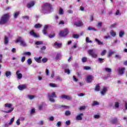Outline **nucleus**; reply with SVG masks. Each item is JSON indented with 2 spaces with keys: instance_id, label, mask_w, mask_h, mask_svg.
Listing matches in <instances>:
<instances>
[{
  "instance_id": "6",
  "label": "nucleus",
  "mask_w": 127,
  "mask_h": 127,
  "mask_svg": "<svg viewBox=\"0 0 127 127\" xmlns=\"http://www.w3.org/2000/svg\"><path fill=\"white\" fill-rule=\"evenodd\" d=\"M60 98L63 99V100H67V101H71L72 100V97L65 94L62 95Z\"/></svg>"
},
{
  "instance_id": "63",
  "label": "nucleus",
  "mask_w": 127,
  "mask_h": 127,
  "mask_svg": "<svg viewBox=\"0 0 127 127\" xmlns=\"http://www.w3.org/2000/svg\"><path fill=\"white\" fill-rule=\"evenodd\" d=\"M103 60H104V59L98 58V61H100V63H103Z\"/></svg>"
},
{
  "instance_id": "29",
  "label": "nucleus",
  "mask_w": 127,
  "mask_h": 127,
  "mask_svg": "<svg viewBox=\"0 0 127 127\" xmlns=\"http://www.w3.org/2000/svg\"><path fill=\"white\" fill-rule=\"evenodd\" d=\"M49 86H51L52 88H57V87H58V86H57V85H56V84L52 83L49 84Z\"/></svg>"
},
{
  "instance_id": "28",
  "label": "nucleus",
  "mask_w": 127,
  "mask_h": 127,
  "mask_svg": "<svg viewBox=\"0 0 127 127\" xmlns=\"http://www.w3.org/2000/svg\"><path fill=\"white\" fill-rule=\"evenodd\" d=\"M4 42L5 44H7V43H8V37H7L6 36H5Z\"/></svg>"
},
{
  "instance_id": "60",
  "label": "nucleus",
  "mask_w": 127,
  "mask_h": 127,
  "mask_svg": "<svg viewBox=\"0 0 127 127\" xmlns=\"http://www.w3.org/2000/svg\"><path fill=\"white\" fill-rule=\"evenodd\" d=\"M21 61L22 62V63H23V62L25 61V57H22Z\"/></svg>"
},
{
  "instance_id": "17",
  "label": "nucleus",
  "mask_w": 127,
  "mask_h": 127,
  "mask_svg": "<svg viewBox=\"0 0 127 127\" xmlns=\"http://www.w3.org/2000/svg\"><path fill=\"white\" fill-rule=\"evenodd\" d=\"M95 41H96V43H97L98 45H104V43L100 41L98 39L96 38L95 39Z\"/></svg>"
},
{
  "instance_id": "9",
  "label": "nucleus",
  "mask_w": 127,
  "mask_h": 127,
  "mask_svg": "<svg viewBox=\"0 0 127 127\" xmlns=\"http://www.w3.org/2000/svg\"><path fill=\"white\" fill-rule=\"evenodd\" d=\"M74 25L77 26V27H80V26H82L83 25V22L81 21H77L74 23Z\"/></svg>"
},
{
  "instance_id": "58",
  "label": "nucleus",
  "mask_w": 127,
  "mask_h": 127,
  "mask_svg": "<svg viewBox=\"0 0 127 127\" xmlns=\"http://www.w3.org/2000/svg\"><path fill=\"white\" fill-rule=\"evenodd\" d=\"M64 72L65 73H67V74H70V70L69 69H65Z\"/></svg>"
},
{
  "instance_id": "56",
  "label": "nucleus",
  "mask_w": 127,
  "mask_h": 127,
  "mask_svg": "<svg viewBox=\"0 0 127 127\" xmlns=\"http://www.w3.org/2000/svg\"><path fill=\"white\" fill-rule=\"evenodd\" d=\"M84 70H91V67L90 66H84Z\"/></svg>"
},
{
  "instance_id": "41",
  "label": "nucleus",
  "mask_w": 127,
  "mask_h": 127,
  "mask_svg": "<svg viewBox=\"0 0 127 127\" xmlns=\"http://www.w3.org/2000/svg\"><path fill=\"white\" fill-rule=\"evenodd\" d=\"M20 44L21 46H26V43H25L24 40H23Z\"/></svg>"
},
{
  "instance_id": "62",
  "label": "nucleus",
  "mask_w": 127,
  "mask_h": 127,
  "mask_svg": "<svg viewBox=\"0 0 127 127\" xmlns=\"http://www.w3.org/2000/svg\"><path fill=\"white\" fill-rule=\"evenodd\" d=\"M121 14V13L120 12L119 10H117L116 12V15H120Z\"/></svg>"
},
{
  "instance_id": "25",
  "label": "nucleus",
  "mask_w": 127,
  "mask_h": 127,
  "mask_svg": "<svg viewBox=\"0 0 127 127\" xmlns=\"http://www.w3.org/2000/svg\"><path fill=\"white\" fill-rule=\"evenodd\" d=\"M13 110H14V108H10L8 111H4L3 112V113H6V114H9V113H11V112H12Z\"/></svg>"
},
{
  "instance_id": "8",
  "label": "nucleus",
  "mask_w": 127,
  "mask_h": 127,
  "mask_svg": "<svg viewBox=\"0 0 127 127\" xmlns=\"http://www.w3.org/2000/svg\"><path fill=\"white\" fill-rule=\"evenodd\" d=\"M84 116V114L80 113L79 114L77 115V116L75 117L76 121H82L83 120V116Z\"/></svg>"
},
{
  "instance_id": "38",
  "label": "nucleus",
  "mask_w": 127,
  "mask_h": 127,
  "mask_svg": "<svg viewBox=\"0 0 127 127\" xmlns=\"http://www.w3.org/2000/svg\"><path fill=\"white\" fill-rule=\"evenodd\" d=\"M87 30H94V31H97V29L91 26L88 27Z\"/></svg>"
},
{
  "instance_id": "53",
  "label": "nucleus",
  "mask_w": 127,
  "mask_h": 127,
  "mask_svg": "<svg viewBox=\"0 0 127 127\" xmlns=\"http://www.w3.org/2000/svg\"><path fill=\"white\" fill-rule=\"evenodd\" d=\"M117 122H118V119L117 118H114L112 121L113 124H116V123H117Z\"/></svg>"
},
{
  "instance_id": "20",
  "label": "nucleus",
  "mask_w": 127,
  "mask_h": 127,
  "mask_svg": "<svg viewBox=\"0 0 127 127\" xmlns=\"http://www.w3.org/2000/svg\"><path fill=\"white\" fill-rule=\"evenodd\" d=\"M23 40V39L21 38V37H18L16 40V43H19L20 44L22 42Z\"/></svg>"
},
{
  "instance_id": "49",
  "label": "nucleus",
  "mask_w": 127,
  "mask_h": 127,
  "mask_svg": "<svg viewBox=\"0 0 127 127\" xmlns=\"http://www.w3.org/2000/svg\"><path fill=\"white\" fill-rule=\"evenodd\" d=\"M115 107L116 109H118L120 107V103H119V102H116Z\"/></svg>"
},
{
  "instance_id": "31",
  "label": "nucleus",
  "mask_w": 127,
  "mask_h": 127,
  "mask_svg": "<svg viewBox=\"0 0 127 127\" xmlns=\"http://www.w3.org/2000/svg\"><path fill=\"white\" fill-rule=\"evenodd\" d=\"M125 35V32L123 31H121L119 32V37L122 38Z\"/></svg>"
},
{
  "instance_id": "14",
  "label": "nucleus",
  "mask_w": 127,
  "mask_h": 127,
  "mask_svg": "<svg viewBox=\"0 0 127 127\" xmlns=\"http://www.w3.org/2000/svg\"><path fill=\"white\" fill-rule=\"evenodd\" d=\"M30 34L31 36H33V37H35V38H37V37H39V36L36 33H34L33 31H31L30 32Z\"/></svg>"
},
{
  "instance_id": "57",
  "label": "nucleus",
  "mask_w": 127,
  "mask_h": 127,
  "mask_svg": "<svg viewBox=\"0 0 127 127\" xmlns=\"http://www.w3.org/2000/svg\"><path fill=\"white\" fill-rule=\"evenodd\" d=\"M115 58H116V59H121V58H122V57L119 55H116L115 56Z\"/></svg>"
},
{
  "instance_id": "16",
  "label": "nucleus",
  "mask_w": 127,
  "mask_h": 127,
  "mask_svg": "<svg viewBox=\"0 0 127 127\" xmlns=\"http://www.w3.org/2000/svg\"><path fill=\"white\" fill-rule=\"evenodd\" d=\"M26 88V85H20L18 86V89L20 90V91H22Z\"/></svg>"
},
{
  "instance_id": "3",
  "label": "nucleus",
  "mask_w": 127,
  "mask_h": 127,
  "mask_svg": "<svg viewBox=\"0 0 127 127\" xmlns=\"http://www.w3.org/2000/svg\"><path fill=\"white\" fill-rule=\"evenodd\" d=\"M88 53L92 58H97L98 57V53L96 52V50L90 49L88 51Z\"/></svg>"
},
{
  "instance_id": "36",
  "label": "nucleus",
  "mask_w": 127,
  "mask_h": 127,
  "mask_svg": "<svg viewBox=\"0 0 127 127\" xmlns=\"http://www.w3.org/2000/svg\"><path fill=\"white\" fill-rule=\"evenodd\" d=\"M86 42L87 43H93V41H92L91 40H90L89 37L86 38Z\"/></svg>"
},
{
  "instance_id": "59",
  "label": "nucleus",
  "mask_w": 127,
  "mask_h": 127,
  "mask_svg": "<svg viewBox=\"0 0 127 127\" xmlns=\"http://www.w3.org/2000/svg\"><path fill=\"white\" fill-rule=\"evenodd\" d=\"M57 127H61V122H58L57 124Z\"/></svg>"
},
{
  "instance_id": "48",
  "label": "nucleus",
  "mask_w": 127,
  "mask_h": 127,
  "mask_svg": "<svg viewBox=\"0 0 127 127\" xmlns=\"http://www.w3.org/2000/svg\"><path fill=\"white\" fill-rule=\"evenodd\" d=\"M71 115V112L69 111H66L65 112V116H70Z\"/></svg>"
},
{
  "instance_id": "64",
  "label": "nucleus",
  "mask_w": 127,
  "mask_h": 127,
  "mask_svg": "<svg viewBox=\"0 0 127 127\" xmlns=\"http://www.w3.org/2000/svg\"><path fill=\"white\" fill-rule=\"evenodd\" d=\"M20 121H23L25 120V118L24 117H20L18 119Z\"/></svg>"
},
{
  "instance_id": "32",
  "label": "nucleus",
  "mask_w": 127,
  "mask_h": 127,
  "mask_svg": "<svg viewBox=\"0 0 127 127\" xmlns=\"http://www.w3.org/2000/svg\"><path fill=\"white\" fill-rule=\"evenodd\" d=\"M98 105H100V103L97 101H94L93 103L92 104V106L93 107L95 106H98Z\"/></svg>"
},
{
  "instance_id": "51",
  "label": "nucleus",
  "mask_w": 127,
  "mask_h": 127,
  "mask_svg": "<svg viewBox=\"0 0 127 127\" xmlns=\"http://www.w3.org/2000/svg\"><path fill=\"white\" fill-rule=\"evenodd\" d=\"M41 44H43V42L42 41H38L36 42V45H40Z\"/></svg>"
},
{
  "instance_id": "35",
  "label": "nucleus",
  "mask_w": 127,
  "mask_h": 127,
  "mask_svg": "<svg viewBox=\"0 0 127 127\" xmlns=\"http://www.w3.org/2000/svg\"><path fill=\"white\" fill-rule=\"evenodd\" d=\"M97 27H102L103 26V23L102 22H99L96 25Z\"/></svg>"
},
{
  "instance_id": "40",
  "label": "nucleus",
  "mask_w": 127,
  "mask_h": 127,
  "mask_svg": "<svg viewBox=\"0 0 127 127\" xmlns=\"http://www.w3.org/2000/svg\"><path fill=\"white\" fill-rule=\"evenodd\" d=\"M106 53H107V50H104L103 51H102V52L101 53V56H105V54H106Z\"/></svg>"
},
{
  "instance_id": "61",
  "label": "nucleus",
  "mask_w": 127,
  "mask_h": 127,
  "mask_svg": "<svg viewBox=\"0 0 127 127\" xmlns=\"http://www.w3.org/2000/svg\"><path fill=\"white\" fill-rule=\"evenodd\" d=\"M85 109H86V106H81L80 107L79 110L80 111H82V110H85Z\"/></svg>"
},
{
  "instance_id": "19",
  "label": "nucleus",
  "mask_w": 127,
  "mask_h": 127,
  "mask_svg": "<svg viewBox=\"0 0 127 127\" xmlns=\"http://www.w3.org/2000/svg\"><path fill=\"white\" fill-rule=\"evenodd\" d=\"M61 45H62V44H60L58 42H56L54 44V47L56 48H60V47H61Z\"/></svg>"
},
{
  "instance_id": "18",
  "label": "nucleus",
  "mask_w": 127,
  "mask_h": 127,
  "mask_svg": "<svg viewBox=\"0 0 127 127\" xmlns=\"http://www.w3.org/2000/svg\"><path fill=\"white\" fill-rule=\"evenodd\" d=\"M49 26L48 25H45L44 27V28L43 30V33L45 35H46V34H47V28H48Z\"/></svg>"
},
{
  "instance_id": "44",
  "label": "nucleus",
  "mask_w": 127,
  "mask_h": 127,
  "mask_svg": "<svg viewBox=\"0 0 127 127\" xmlns=\"http://www.w3.org/2000/svg\"><path fill=\"white\" fill-rule=\"evenodd\" d=\"M87 59L86 57H83L82 58L81 61L83 63H85V62H87Z\"/></svg>"
},
{
  "instance_id": "2",
  "label": "nucleus",
  "mask_w": 127,
  "mask_h": 127,
  "mask_svg": "<svg viewBox=\"0 0 127 127\" xmlns=\"http://www.w3.org/2000/svg\"><path fill=\"white\" fill-rule=\"evenodd\" d=\"M51 7L52 6L51 5H50V4H44L42 8V12H43L45 14V13H49V12H50V11L51 10Z\"/></svg>"
},
{
  "instance_id": "5",
  "label": "nucleus",
  "mask_w": 127,
  "mask_h": 127,
  "mask_svg": "<svg viewBox=\"0 0 127 127\" xmlns=\"http://www.w3.org/2000/svg\"><path fill=\"white\" fill-rule=\"evenodd\" d=\"M48 97L50 102H52L53 103H54V102H55V100H54V99L53 98H57L55 92H53L51 94H48Z\"/></svg>"
},
{
  "instance_id": "24",
  "label": "nucleus",
  "mask_w": 127,
  "mask_h": 127,
  "mask_svg": "<svg viewBox=\"0 0 127 127\" xmlns=\"http://www.w3.org/2000/svg\"><path fill=\"white\" fill-rule=\"evenodd\" d=\"M100 89H101V86H100L99 84H97L95 86V91L99 92V91H100Z\"/></svg>"
},
{
  "instance_id": "11",
  "label": "nucleus",
  "mask_w": 127,
  "mask_h": 127,
  "mask_svg": "<svg viewBox=\"0 0 127 127\" xmlns=\"http://www.w3.org/2000/svg\"><path fill=\"white\" fill-rule=\"evenodd\" d=\"M93 81V76L92 75H88L86 77L87 83H91Z\"/></svg>"
},
{
  "instance_id": "46",
  "label": "nucleus",
  "mask_w": 127,
  "mask_h": 127,
  "mask_svg": "<svg viewBox=\"0 0 127 127\" xmlns=\"http://www.w3.org/2000/svg\"><path fill=\"white\" fill-rule=\"evenodd\" d=\"M35 28H40L41 27V24H36L35 25Z\"/></svg>"
},
{
  "instance_id": "23",
  "label": "nucleus",
  "mask_w": 127,
  "mask_h": 127,
  "mask_svg": "<svg viewBox=\"0 0 127 127\" xmlns=\"http://www.w3.org/2000/svg\"><path fill=\"white\" fill-rule=\"evenodd\" d=\"M110 34L113 37H116V35H117V33H116V32L114 31L113 30H111L110 31Z\"/></svg>"
},
{
  "instance_id": "7",
  "label": "nucleus",
  "mask_w": 127,
  "mask_h": 127,
  "mask_svg": "<svg viewBox=\"0 0 127 127\" xmlns=\"http://www.w3.org/2000/svg\"><path fill=\"white\" fill-rule=\"evenodd\" d=\"M125 70H126V68L125 67H119L118 68V72L119 75H124L125 73Z\"/></svg>"
},
{
  "instance_id": "43",
  "label": "nucleus",
  "mask_w": 127,
  "mask_h": 127,
  "mask_svg": "<svg viewBox=\"0 0 127 127\" xmlns=\"http://www.w3.org/2000/svg\"><path fill=\"white\" fill-rule=\"evenodd\" d=\"M41 61L43 63H46L47 61H48V59L47 58H43L42 59Z\"/></svg>"
},
{
  "instance_id": "50",
  "label": "nucleus",
  "mask_w": 127,
  "mask_h": 127,
  "mask_svg": "<svg viewBox=\"0 0 127 127\" xmlns=\"http://www.w3.org/2000/svg\"><path fill=\"white\" fill-rule=\"evenodd\" d=\"M72 37L77 39V38H79V36L78 34H73Z\"/></svg>"
},
{
  "instance_id": "4",
  "label": "nucleus",
  "mask_w": 127,
  "mask_h": 127,
  "mask_svg": "<svg viewBox=\"0 0 127 127\" xmlns=\"http://www.w3.org/2000/svg\"><path fill=\"white\" fill-rule=\"evenodd\" d=\"M69 33V30L67 29H64V31H61L59 35L61 37H65V36H67L68 34Z\"/></svg>"
},
{
  "instance_id": "12",
  "label": "nucleus",
  "mask_w": 127,
  "mask_h": 127,
  "mask_svg": "<svg viewBox=\"0 0 127 127\" xmlns=\"http://www.w3.org/2000/svg\"><path fill=\"white\" fill-rule=\"evenodd\" d=\"M16 75L17 76V78L21 79L22 78V74L20 73V71L17 70L16 72Z\"/></svg>"
},
{
  "instance_id": "39",
  "label": "nucleus",
  "mask_w": 127,
  "mask_h": 127,
  "mask_svg": "<svg viewBox=\"0 0 127 127\" xmlns=\"http://www.w3.org/2000/svg\"><path fill=\"white\" fill-rule=\"evenodd\" d=\"M27 62L28 63V64L29 65H31L32 63V60H31V59H28L27 60Z\"/></svg>"
},
{
  "instance_id": "52",
  "label": "nucleus",
  "mask_w": 127,
  "mask_h": 127,
  "mask_svg": "<svg viewBox=\"0 0 127 127\" xmlns=\"http://www.w3.org/2000/svg\"><path fill=\"white\" fill-rule=\"evenodd\" d=\"M70 124H71V122L70 121V120H68L65 122V125L66 126H70Z\"/></svg>"
},
{
  "instance_id": "45",
  "label": "nucleus",
  "mask_w": 127,
  "mask_h": 127,
  "mask_svg": "<svg viewBox=\"0 0 127 127\" xmlns=\"http://www.w3.org/2000/svg\"><path fill=\"white\" fill-rule=\"evenodd\" d=\"M23 55H27V56H30L31 55V53L28 52H24L23 54Z\"/></svg>"
},
{
  "instance_id": "10",
  "label": "nucleus",
  "mask_w": 127,
  "mask_h": 127,
  "mask_svg": "<svg viewBox=\"0 0 127 127\" xmlns=\"http://www.w3.org/2000/svg\"><path fill=\"white\" fill-rule=\"evenodd\" d=\"M107 91H108V87H103V88L102 89L101 92V95L102 96H105V94L107 93Z\"/></svg>"
},
{
  "instance_id": "27",
  "label": "nucleus",
  "mask_w": 127,
  "mask_h": 127,
  "mask_svg": "<svg viewBox=\"0 0 127 127\" xmlns=\"http://www.w3.org/2000/svg\"><path fill=\"white\" fill-rule=\"evenodd\" d=\"M62 56L61 54H58L55 58L56 60H59Z\"/></svg>"
},
{
  "instance_id": "1",
  "label": "nucleus",
  "mask_w": 127,
  "mask_h": 127,
  "mask_svg": "<svg viewBox=\"0 0 127 127\" xmlns=\"http://www.w3.org/2000/svg\"><path fill=\"white\" fill-rule=\"evenodd\" d=\"M8 18H9V13H6L1 17L0 19V24L1 25L5 24L8 21Z\"/></svg>"
},
{
  "instance_id": "13",
  "label": "nucleus",
  "mask_w": 127,
  "mask_h": 127,
  "mask_svg": "<svg viewBox=\"0 0 127 127\" xmlns=\"http://www.w3.org/2000/svg\"><path fill=\"white\" fill-rule=\"evenodd\" d=\"M42 59V57H39L38 58L35 57L34 58V59L36 62H37V63H41L42 61L41 59Z\"/></svg>"
},
{
  "instance_id": "37",
  "label": "nucleus",
  "mask_w": 127,
  "mask_h": 127,
  "mask_svg": "<svg viewBox=\"0 0 127 127\" xmlns=\"http://www.w3.org/2000/svg\"><path fill=\"white\" fill-rule=\"evenodd\" d=\"M114 53L115 52L114 51H109L108 55V57H111V56H112V55H113V54H114Z\"/></svg>"
},
{
  "instance_id": "26",
  "label": "nucleus",
  "mask_w": 127,
  "mask_h": 127,
  "mask_svg": "<svg viewBox=\"0 0 127 127\" xmlns=\"http://www.w3.org/2000/svg\"><path fill=\"white\" fill-rule=\"evenodd\" d=\"M14 119H15V117L12 118L10 120V123H8V125H12V124H13V122H14Z\"/></svg>"
},
{
  "instance_id": "15",
  "label": "nucleus",
  "mask_w": 127,
  "mask_h": 127,
  "mask_svg": "<svg viewBox=\"0 0 127 127\" xmlns=\"http://www.w3.org/2000/svg\"><path fill=\"white\" fill-rule=\"evenodd\" d=\"M34 4H35V2L34 1H31L29 3H28L27 6L28 7V8H31V7H32Z\"/></svg>"
},
{
  "instance_id": "55",
  "label": "nucleus",
  "mask_w": 127,
  "mask_h": 127,
  "mask_svg": "<svg viewBox=\"0 0 127 127\" xmlns=\"http://www.w3.org/2000/svg\"><path fill=\"white\" fill-rule=\"evenodd\" d=\"M48 36L50 38H53L54 37H55V34H53V35L50 34Z\"/></svg>"
},
{
  "instance_id": "21",
  "label": "nucleus",
  "mask_w": 127,
  "mask_h": 127,
  "mask_svg": "<svg viewBox=\"0 0 127 127\" xmlns=\"http://www.w3.org/2000/svg\"><path fill=\"white\" fill-rule=\"evenodd\" d=\"M5 108H8V109H10L12 107V104L10 103H6L4 105Z\"/></svg>"
},
{
  "instance_id": "33",
  "label": "nucleus",
  "mask_w": 127,
  "mask_h": 127,
  "mask_svg": "<svg viewBox=\"0 0 127 127\" xmlns=\"http://www.w3.org/2000/svg\"><path fill=\"white\" fill-rule=\"evenodd\" d=\"M20 13V11H17L15 12L14 15V17L15 18H16L17 16H18V15Z\"/></svg>"
},
{
  "instance_id": "30",
  "label": "nucleus",
  "mask_w": 127,
  "mask_h": 127,
  "mask_svg": "<svg viewBox=\"0 0 127 127\" xmlns=\"http://www.w3.org/2000/svg\"><path fill=\"white\" fill-rule=\"evenodd\" d=\"M105 71L106 72H108V73H111L112 72V69L109 68V67H106L104 68Z\"/></svg>"
},
{
  "instance_id": "42",
  "label": "nucleus",
  "mask_w": 127,
  "mask_h": 127,
  "mask_svg": "<svg viewBox=\"0 0 127 127\" xmlns=\"http://www.w3.org/2000/svg\"><path fill=\"white\" fill-rule=\"evenodd\" d=\"M28 98L30 100H33V99H34L35 98V96H34L33 95H28Z\"/></svg>"
},
{
  "instance_id": "54",
  "label": "nucleus",
  "mask_w": 127,
  "mask_h": 127,
  "mask_svg": "<svg viewBox=\"0 0 127 127\" xmlns=\"http://www.w3.org/2000/svg\"><path fill=\"white\" fill-rule=\"evenodd\" d=\"M93 118H94V119H100V115H94V116H93Z\"/></svg>"
},
{
  "instance_id": "47",
  "label": "nucleus",
  "mask_w": 127,
  "mask_h": 127,
  "mask_svg": "<svg viewBox=\"0 0 127 127\" xmlns=\"http://www.w3.org/2000/svg\"><path fill=\"white\" fill-rule=\"evenodd\" d=\"M117 26V23L112 24L110 26V28H115Z\"/></svg>"
},
{
  "instance_id": "34",
  "label": "nucleus",
  "mask_w": 127,
  "mask_h": 127,
  "mask_svg": "<svg viewBox=\"0 0 127 127\" xmlns=\"http://www.w3.org/2000/svg\"><path fill=\"white\" fill-rule=\"evenodd\" d=\"M63 13H64V11L63 10V9H62V8L60 7L59 10V14L62 15Z\"/></svg>"
},
{
  "instance_id": "22",
  "label": "nucleus",
  "mask_w": 127,
  "mask_h": 127,
  "mask_svg": "<svg viewBox=\"0 0 127 127\" xmlns=\"http://www.w3.org/2000/svg\"><path fill=\"white\" fill-rule=\"evenodd\" d=\"M5 75L6 77H9L11 76V71H6L5 73Z\"/></svg>"
}]
</instances>
